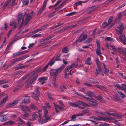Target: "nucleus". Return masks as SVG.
I'll list each match as a JSON object with an SVG mask.
<instances>
[{"instance_id":"27","label":"nucleus","mask_w":126,"mask_h":126,"mask_svg":"<svg viewBox=\"0 0 126 126\" xmlns=\"http://www.w3.org/2000/svg\"><path fill=\"white\" fill-rule=\"evenodd\" d=\"M94 97L100 102L102 101V97L99 95H98L97 96L95 95Z\"/></svg>"},{"instance_id":"25","label":"nucleus","mask_w":126,"mask_h":126,"mask_svg":"<svg viewBox=\"0 0 126 126\" xmlns=\"http://www.w3.org/2000/svg\"><path fill=\"white\" fill-rule=\"evenodd\" d=\"M68 104L70 106L74 107H76L78 106V105L76 102L72 103L70 102H68Z\"/></svg>"},{"instance_id":"57","label":"nucleus","mask_w":126,"mask_h":126,"mask_svg":"<svg viewBox=\"0 0 126 126\" xmlns=\"http://www.w3.org/2000/svg\"><path fill=\"white\" fill-rule=\"evenodd\" d=\"M76 13V12H72L70 13L67 14L66 16H71L73 15Z\"/></svg>"},{"instance_id":"50","label":"nucleus","mask_w":126,"mask_h":126,"mask_svg":"<svg viewBox=\"0 0 126 126\" xmlns=\"http://www.w3.org/2000/svg\"><path fill=\"white\" fill-rule=\"evenodd\" d=\"M29 0H22V3L24 5H27L28 4Z\"/></svg>"},{"instance_id":"48","label":"nucleus","mask_w":126,"mask_h":126,"mask_svg":"<svg viewBox=\"0 0 126 126\" xmlns=\"http://www.w3.org/2000/svg\"><path fill=\"white\" fill-rule=\"evenodd\" d=\"M109 25V24H108V23H107V22H105L102 24V27L103 28H105Z\"/></svg>"},{"instance_id":"13","label":"nucleus","mask_w":126,"mask_h":126,"mask_svg":"<svg viewBox=\"0 0 126 126\" xmlns=\"http://www.w3.org/2000/svg\"><path fill=\"white\" fill-rule=\"evenodd\" d=\"M86 94L88 96L91 97V98H92V97H94L95 95V94L94 93L90 91L87 92Z\"/></svg>"},{"instance_id":"40","label":"nucleus","mask_w":126,"mask_h":126,"mask_svg":"<svg viewBox=\"0 0 126 126\" xmlns=\"http://www.w3.org/2000/svg\"><path fill=\"white\" fill-rule=\"evenodd\" d=\"M96 63L97 65V67H101V65L100 62L98 59L97 58H96Z\"/></svg>"},{"instance_id":"17","label":"nucleus","mask_w":126,"mask_h":126,"mask_svg":"<svg viewBox=\"0 0 126 126\" xmlns=\"http://www.w3.org/2000/svg\"><path fill=\"white\" fill-rule=\"evenodd\" d=\"M20 59L18 58L13 59L12 60V62L11 64L13 65L18 62L19 61Z\"/></svg>"},{"instance_id":"54","label":"nucleus","mask_w":126,"mask_h":126,"mask_svg":"<svg viewBox=\"0 0 126 126\" xmlns=\"http://www.w3.org/2000/svg\"><path fill=\"white\" fill-rule=\"evenodd\" d=\"M113 39H111L110 37H108L105 38V40L107 41H111Z\"/></svg>"},{"instance_id":"33","label":"nucleus","mask_w":126,"mask_h":126,"mask_svg":"<svg viewBox=\"0 0 126 126\" xmlns=\"http://www.w3.org/2000/svg\"><path fill=\"white\" fill-rule=\"evenodd\" d=\"M62 51L63 53H67L68 51V49L67 47H64L62 49Z\"/></svg>"},{"instance_id":"64","label":"nucleus","mask_w":126,"mask_h":126,"mask_svg":"<svg viewBox=\"0 0 126 126\" xmlns=\"http://www.w3.org/2000/svg\"><path fill=\"white\" fill-rule=\"evenodd\" d=\"M110 46L113 49L114 51H116V48L113 45H110Z\"/></svg>"},{"instance_id":"44","label":"nucleus","mask_w":126,"mask_h":126,"mask_svg":"<svg viewBox=\"0 0 126 126\" xmlns=\"http://www.w3.org/2000/svg\"><path fill=\"white\" fill-rule=\"evenodd\" d=\"M71 68H74V67L77 68L78 66V65L74 63H72L69 66Z\"/></svg>"},{"instance_id":"43","label":"nucleus","mask_w":126,"mask_h":126,"mask_svg":"<svg viewBox=\"0 0 126 126\" xmlns=\"http://www.w3.org/2000/svg\"><path fill=\"white\" fill-rule=\"evenodd\" d=\"M5 116V117H3L0 120V121L1 122H3L6 121L7 120V117L5 115L2 116Z\"/></svg>"},{"instance_id":"21","label":"nucleus","mask_w":126,"mask_h":126,"mask_svg":"<svg viewBox=\"0 0 126 126\" xmlns=\"http://www.w3.org/2000/svg\"><path fill=\"white\" fill-rule=\"evenodd\" d=\"M63 62L64 64L62 65V66L60 67L62 69V70L65 66L68 63L65 61L64 59L63 60Z\"/></svg>"},{"instance_id":"53","label":"nucleus","mask_w":126,"mask_h":126,"mask_svg":"<svg viewBox=\"0 0 126 126\" xmlns=\"http://www.w3.org/2000/svg\"><path fill=\"white\" fill-rule=\"evenodd\" d=\"M18 121L20 122L21 124H25V123L24 121L22 120L19 117L18 119Z\"/></svg>"},{"instance_id":"6","label":"nucleus","mask_w":126,"mask_h":126,"mask_svg":"<svg viewBox=\"0 0 126 126\" xmlns=\"http://www.w3.org/2000/svg\"><path fill=\"white\" fill-rule=\"evenodd\" d=\"M119 30H116V31L118 34H121L123 31V29L124 28L123 24L122 23H120L119 24V26L117 27Z\"/></svg>"},{"instance_id":"62","label":"nucleus","mask_w":126,"mask_h":126,"mask_svg":"<svg viewBox=\"0 0 126 126\" xmlns=\"http://www.w3.org/2000/svg\"><path fill=\"white\" fill-rule=\"evenodd\" d=\"M15 3V0H13L12 1V3L10 5H9L8 6V7L9 8H10L14 6V3Z\"/></svg>"},{"instance_id":"51","label":"nucleus","mask_w":126,"mask_h":126,"mask_svg":"<svg viewBox=\"0 0 126 126\" xmlns=\"http://www.w3.org/2000/svg\"><path fill=\"white\" fill-rule=\"evenodd\" d=\"M31 120V119L28 120L27 122V126H32V122Z\"/></svg>"},{"instance_id":"5","label":"nucleus","mask_w":126,"mask_h":126,"mask_svg":"<svg viewBox=\"0 0 126 126\" xmlns=\"http://www.w3.org/2000/svg\"><path fill=\"white\" fill-rule=\"evenodd\" d=\"M33 11H32L30 14H28L26 15L25 16V25L27 24L28 23L29 21L31 19H32L33 16Z\"/></svg>"},{"instance_id":"34","label":"nucleus","mask_w":126,"mask_h":126,"mask_svg":"<svg viewBox=\"0 0 126 126\" xmlns=\"http://www.w3.org/2000/svg\"><path fill=\"white\" fill-rule=\"evenodd\" d=\"M95 86L97 88L101 89L102 90H106V88L104 87L101 85H96Z\"/></svg>"},{"instance_id":"22","label":"nucleus","mask_w":126,"mask_h":126,"mask_svg":"<svg viewBox=\"0 0 126 126\" xmlns=\"http://www.w3.org/2000/svg\"><path fill=\"white\" fill-rule=\"evenodd\" d=\"M113 99L115 101L119 102L121 101L120 98L117 96L115 95L113 96Z\"/></svg>"},{"instance_id":"59","label":"nucleus","mask_w":126,"mask_h":126,"mask_svg":"<svg viewBox=\"0 0 126 126\" xmlns=\"http://www.w3.org/2000/svg\"><path fill=\"white\" fill-rule=\"evenodd\" d=\"M21 87V85L17 86L13 90V92H16L17 90L18 89L20 88Z\"/></svg>"},{"instance_id":"1","label":"nucleus","mask_w":126,"mask_h":126,"mask_svg":"<svg viewBox=\"0 0 126 126\" xmlns=\"http://www.w3.org/2000/svg\"><path fill=\"white\" fill-rule=\"evenodd\" d=\"M74 93L86 99L89 102V104H90L89 105H90L91 106H97L98 104L96 101L93 98L86 97L84 95L79 93L75 91H74Z\"/></svg>"},{"instance_id":"32","label":"nucleus","mask_w":126,"mask_h":126,"mask_svg":"<svg viewBox=\"0 0 126 126\" xmlns=\"http://www.w3.org/2000/svg\"><path fill=\"white\" fill-rule=\"evenodd\" d=\"M25 113L22 115L25 118H28L30 115V113L27 111L24 112Z\"/></svg>"},{"instance_id":"2","label":"nucleus","mask_w":126,"mask_h":126,"mask_svg":"<svg viewBox=\"0 0 126 126\" xmlns=\"http://www.w3.org/2000/svg\"><path fill=\"white\" fill-rule=\"evenodd\" d=\"M62 71L61 68L55 69H51L50 71V74L51 76H53V80L56 81L57 77L58 74L60 73Z\"/></svg>"},{"instance_id":"23","label":"nucleus","mask_w":126,"mask_h":126,"mask_svg":"<svg viewBox=\"0 0 126 126\" xmlns=\"http://www.w3.org/2000/svg\"><path fill=\"white\" fill-rule=\"evenodd\" d=\"M124 40L121 38H120V40L121 42L124 44L126 45V38L125 37V35L124 36Z\"/></svg>"},{"instance_id":"8","label":"nucleus","mask_w":126,"mask_h":126,"mask_svg":"<svg viewBox=\"0 0 126 126\" xmlns=\"http://www.w3.org/2000/svg\"><path fill=\"white\" fill-rule=\"evenodd\" d=\"M53 104L55 108L57 113H60L59 111L57 110V108H58L59 109L61 110H64V109L60 105H56L55 104V103H54Z\"/></svg>"},{"instance_id":"26","label":"nucleus","mask_w":126,"mask_h":126,"mask_svg":"<svg viewBox=\"0 0 126 126\" xmlns=\"http://www.w3.org/2000/svg\"><path fill=\"white\" fill-rule=\"evenodd\" d=\"M87 35L85 34L83 35L82 38L79 39V42H81L85 40L87 38Z\"/></svg>"},{"instance_id":"37","label":"nucleus","mask_w":126,"mask_h":126,"mask_svg":"<svg viewBox=\"0 0 126 126\" xmlns=\"http://www.w3.org/2000/svg\"><path fill=\"white\" fill-rule=\"evenodd\" d=\"M122 15V13L121 12L119 13L118 14V17L117 18H116L117 20H120L121 19V16Z\"/></svg>"},{"instance_id":"45","label":"nucleus","mask_w":126,"mask_h":126,"mask_svg":"<svg viewBox=\"0 0 126 126\" xmlns=\"http://www.w3.org/2000/svg\"><path fill=\"white\" fill-rule=\"evenodd\" d=\"M15 24L16 23L14 21H11L10 23V25L11 26H14V27H16V25Z\"/></svg>"},{"instance_id":"15","label":"nucleus","mask_w":126,"mask_h":126,"mask_svg":"<svg viewBox=\"0 0 126 126\" xmlns=\"http://www.w3.org/2000/svg\"><path fill=\"white\" fill-rule=\"evenodd\" d=\"M44 111L45 112L44 113V116L45 118H47V114L48 113V110H47L46 107V106L43 107Z\"/></svg>"},{"instance_id":"61","label":"nucleus","mask_w":126,"mask_h":126,"mask_svg":"<svg viewBox=\"0 0 126 126\" xmlns=\"http://www.w3.org/2000/svg\"><path fill=\"white\" fill-rule=\"evenodd\" d=\"M124 55H126V49L125 48H122V52Z\"/></svg>"},{"instance_id":"24","label":"nucleus","mask_w":126,"mask_h":126,"mask_svg":"<svg viewBox=\"0 0 126 126\" xmlns=\"http://www.w3.org/2000/svg\"><path fill=\"white\" fill-rule=\"evenodd\" d=\"M18 103V101H14L12 103H9L8 106L9 107H11L13 106L16 105Z\"/></svg>"},{"instance_id":"20","label":"nucleus","mask_w":126,"mask_h":126,"mask_svg":"<svg viewBox=\"0 0 126 126\" xmlns=\"http://www.w3.org/2000/svg\"><path fill=\"white\" fill-rule=\"evenodd\" d=\"M39 87L38 86L35 87V91L37 95L39 96L40 92L39 91Z\"/></svg>"},{"instance_id":"30","label":"nucleus","mask_w":126,"mask_h":126,"mask_svg":"<svg viewBox=\"0 0 126 126\" xmlns=\"http://www.w3.org/2000/svg\"><path fill=\"white\" fill-rule=\"evenodd\" d=\"M91 63V58L87 59L85 62L86 64L90 65Z\"/></svg>"},{"instance_id":"12","label":"nucleus","mask_w":126,"mask_h":126,"mask_svg":"<svg viewBox=\"0 0 126 126\" xmlns=\"http://www.w3.org/2000/svg\"><path fill=\"white\" fill-rule=\"evenodd\" d=\"M78 103L81 105L83 106L89 107L90 106V105L86 103H85L82 101H78Z\"/></svg>"},{"instance_id":"36","label":"nucleus","mask_w":126,"mask_h":126,"mask_svg":"<svg viewBox=\"0 0 126 126\" xmlns=\"http://www.w3.org/2000/svg\"><path fill=\"white\" fill-rule=\"evenodd\" d=\"M32 96L34 97L36 100H39V98L38 97V96L37 95V94H36L34 93H32Z\"/></svg>"},{"instance_id":"56","label":"nucleus","mask_w":126,"mask_h":126,"mask_svg":"<svg viewBox=\"0 0 126 126\" xmlns=\"http://www.w3.org/2000/svg\"><path fill=\"white\" fill-rule=\"evenodd\" d=\"M41 34H37L32 36V37H40L41 36Z\"/></svg>"},{"instance_id":"52","label":"nucleus","mask_w":126,"mask_h":126,"mask_svg":"<svg viewBox=\"0 0 126 126\" xmlns=\"http://www.w3.org/2000/svg\"><path fill=\"white\" fill-rule=\"evenodd\" d=\"M96 52L97 55H99L100 54H101V52L100 49H96Z\"/></svg>"},{"instance_id":"16","label":"nucleus","mask_w":126,"mask_h":126,"mask_svg":"<svg viewBox=\"0 0 126 126\" xmlns=\"http://www.w3.org/2000/svg\"><path fill=\"white\" fill-rule=\"evenodd\" d=\"M27 67L26 66H20L19 65H17L14 67V68H15V70H16L21 69Z\"/></svg>"},{"instance_id":"10","label":"nucleus","mask_w":126,"mask_h":126,"mask_svg":"<svg viewBox=\"0 0 126 126\" xmlns=\"http://www.w3.org/2000/svg\"><path fill=\"white\" fill-rule=\"evenodd\" d=\"M108 115L110 116H112L115 117H117L118 118H121L122 117L120 115H119L117 113H113L109 112L107 114Z\"/></svg>"},{"instance_id":"29","label":"nucleus","mask_w":126,"mask_h":126,"mask_svg":"<svg viewBox=\"0 0 126 126\" xmlns=\"http://www.w3.org/2000/svg\"><path fill=\"white\" fill-rule=\"evenodd\" d=\"M37 116L35 112H34L33 113L32 117V120L33 121L35 120L36 119V118Z\"/></svg>"},{"instance_id":"38","label":"nucleus","mask_w":126,"mask_h":126,"mask_svg":"<svg viewBox=\"0 0 126 126\" xmlns=\"http://www.w3.org/2000/svg\"><path fill=\"white\" fill-rule=\"evenodd\" d=\"M76 115H73L71 117V120H70V121H75L76 120Z\"/></svg>"},{"instance_id":"58","label":"nucleus","mask_w":126,"mask_h":126,"mask_svg":"<svg viewBox=\"0 0 126 126\" xmlns=\"http://www.w3.org/2000/svg\"><path fill=\"white\" fill-rule=\"evenodd\" d=\"M24 99L26 101L27 103L29 102L30 100V97L29 96L25 97L24 98Z\"/></svg>"},{"instance_id":"42","label":"nucleus","mask_w":126,"mask_h":126,"mask_svg":"<svg viewBox=\"0 0 126 126\" xmlns=\"http://www.w3.org/2000/svg\"><path fill=\"white\" fill-rule=\"evenodd\" d=\"M50 116H49L48 117V118H45V119L43 120V121H42V122H41V124H42L47 122V121L48 120H50Z\"/></svg>"},{"instance_id":"9","label":"nucleus","mask_w":126,"mask_h":126,"mask_svg":"<svg viewBox=\"0 0 126 126\" xmlns=\"http://www.w3.org/2000/svg\"><path fill=\"white\" fill-rule=\"evenodd\" d=\"M102 69L101 67H97V68L96 69L95 74L96 76L99 75L101 72L102 71Z\"/></svg>"},{"instance_id":"39","label":"nucleus","mask_w":126,"mask_h":126,"mask_svg":"<svg viewBox=\"0 0 126 126\" xmlns=\"http://www.w3.org/2000/svg\"><path fill=\"white\" fill-rule=\"evenodd\" d=\"M117 92L122 98H123L125 97V95L122 92L120 91H117Z\"/></svg>"},{"instance_id":"3","label":"nucleus","mask_w":126,"mask_h":126,"mask_svg":"<svg viewBox=\"0 0 126 126\" xmlns=\"http://www.w3.org/2000/svg\"><path fill=\"white\" fill-rule=\"evenodd\" d=\"M26 15V13L24 14L23 15L21 12H20L17 15V22L18 24L21 26L22 24L25 25V20L24 17Z\"/></svg>"},{"instance_id":"14","label":"nucleus","mask_w":126,"mask_h":126,"mask_svg":"<svg viewBox=\"0 0 126 126\" xmlns=\"http://www.w3.org/2000/svg\"><path fill=\"white\" fill-rule=\"evenodd\" d=\"M47 78H46L42 77L39 79H38V80L39 81L41 82V84H43L45 83L44 81L47 80Z\"/></svg>"},{"instance_id":"4","label":"nucleus","mask_w":126,"mask_h":126,"mask_svg":"<svg viewBox=\"0 0 126 126\" xmlns=\"http://www.w3.org/2000/svg\"><path fill=\"white\" fill-rule=\"evenodd\" d=\"M37 77L38 75L36 74L35 73L32 75L31 77L27 80L28 82L27 85L29 86L32 84L36 80Z\"/></svg>"},{"instance_id":"35","label":"nucleus","mask_w":126,"mask_h":126,"mask_svg":"<svg viewBox=\"0 0 126 126\" xmlns=\"http://www.w3.org/2000/svg\"><path fill=\"white\" fill-rule=\"evenodd\" d=\"M11 0H8L7 1V3L5 4L3 6V9H5L7 6L9 4Z\"/></svg>"},{"instance_id":"47","label":"nucleus","mask_w":126,"mask_h":126,"mask_svg":"<svg viewBox=\"0 0 126 126\" xmlns=\"http://www.w3.org/2000/svg\"><path fill=\"white\" fill-rule=\"evenodd\" d=\"M71 68L69 66L66 67L63 71L64 73H67Z\"/></svg>"},{"instance_id":"49","label":"nucleus","mask_w":126,"mask_h":126,"mask_svg":"<svg viewBox=\"0 0 126 126\" xmlns=\"http://www.w3.org/2000/svg\"><path fill=\"white\" fill-rule=\"evenodd\" d=\"M113 17L112 16H111L108 19V24H110L112 21V20L113 19Z\"/></svg>"},{"instance_id":"11","label":"nucleus","mask_w":126,"mask_h":126,"mask_svg":"<svg viewBox=\"0 0 126 126\" xmlns=\"http://www.w3.org/2000/svg\"><path fill=\"white\" fill-rule=\"evenodd\" d=\"M8 97L7 96H6L3 98L2 100L1 101L0 104V107L3 106L5 103L6 100L7 99Z\"/></svg>"},{"instance_id":"31","label":"nucleus","mask_w":126,"mask_h":126,"mask_svg":"<svg viewBox=\"0 0 126 126\" xmlns=\"http://www.w3.org/2000/svg\"><path fill=\"white\" fill-rule=\"evenodd\" d=\"M55 58H53L49 63L48 64L51 66L54 64L56 61L55 60Z\"/></svg>"},{"instance_id":"63","label":"nucleus","mask_w":126,"mask_h":126,"mask_svg":"<svg viewBox=\"0 0 126 126\" xmlns=\"http://www.w3.org/2000/svg\"><path fill=\"white\" fill-rule=\"evenodd\" d=\"M20 107L21 108V110L22 111H24V112H25L26 111V110L25 109L24 107H25V106H24L23 105H20Z\"/></svg>"},{"instance_id":"55","label":"nucleus","mask_w":126,"mask_h":126,"mask_svg":"<svg viewBox=\"0 0 126 126\" xmlns=\"http://www.w3.org/2000/svg\"><path fill=\"white\" fill-rule=\"evenodd\" d=\"M87 32L86 30H85L84 31H83L81 34L79 36V39H80L81 37L83 36L84 35V34L86 32Z\"/></svg>"},{"instance_id":"46","label":"nucleus","mask_w":126,"mask_h":126,"mask_svg":"<svg viewBox=\"0 0 126 126\" xmlns=\"http://www.w3.org/2000/svg\"><path fill=\"white\" fill-rule=\"evenodd\" d=\"M22 53L19 52H16L15 53H14L13 54V57H16L18 56H19V55H20Z\"/></svg>"},{"instance_id":"18","label":"nucleus","mask_w":126,"mask_h":126,"mask_svg":"<svg viewBox=\"0 0 126 126\" xmlns=\"http://www.w3.org/2000/svg\"><path fill=\"white\" fill-rule=\"evenodd\" d=\"M120 89L121 90H124L125 92H126V84H122L121 85V86H120Z\"/></svg>"},{"instance_id":"7","label":"nucleus","mask_w":126,"mask_h":126,"mask_svg":"<svg viewBox=\"0 0 126 126\" xmlns=\"http://www.w3.org/2000/svg\"><path fill=\"white\" fill-rule=\"evenodd\" d=\"M47 0H45L42 6L41 7L39 10L37 15H38L40 14L43 11L44 9L45 8L46 6V4L47 3Z\"/></svg>"},{"instance_id":"60","label":"nucleus","mask_w":126,"mask_h":126,"mask_svg":"<svg viewBox=\"0 0 126 126\" xmlns=\"http://www.w3.org/2000/svg\"><path fill=\"white\" fill-rule=\"evenodd\" d=\"M55 12H52L50 13L48 16V17L51 18L53 16V15L55 13Z\"/></svg>"},{"instance_id":"28","label":"nucleus","mask_w":126,"mask_h":126,"mask_svg":"<svg viewBox=\"0 0 126 126\" xmlns=\"http://www.w3.org/2000/svg\"><path fill=\"white\" fill-rule=\"evenodd\" d=\"M9 82V81L7 79H4L0 80V85L7 83Z\"/></svg>"},{"instance_id":"19","label":"nucleus","mask_w":126,"mask_h":126,"mask_svg":"<svg viewBox=\"0 0 126 126\" xmlns=\"http://www.w3.org/2000/svg\"><path fill=\"white\" fill-rule=\"evenodd\" d=\"M61 54L60 53L58 54L57 55L56 57H54L53 58H55V60L56 61H60L61 60V59L59 58L61 56Z\"/></svg>"},{"instance_id":"41","label":"nucleus","mask_w":126,"mask_h":126,"mask_svg":"<svg viewBox=\"0 0 126 126\" xmlns=\"http://www.w3.org/2000/svg\"><path fill=\"white\" fill-rule=\"evenodd\" d=\"M29 56L28 55H25L22 56L20 58H18V59H20L19 61H20L21 60H23L24 59H25L27 57H28Z\"/></svg>"}]
</instances>
